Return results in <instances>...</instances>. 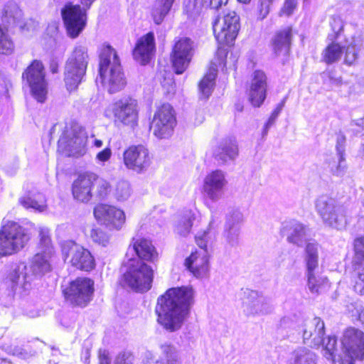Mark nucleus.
<instances>
[{
	"label": "nucleus",
	"instance_id": "1",
	"mask_svg": "<svg viewBox=\"0 0 364 364\" xmlns=\"http://www.w3.org/2000/svg\"><path fill=\"white\" fill-rule=\"evenodd\" d=\"M157 322L166 331H176L182 326V288L167 289L157 299L155 306Z\"/></svg>",
	"mask_w": 364,
	"mask_h": 364
},
{
	"label": "nucleus",
	"instance_id": "2",
	"mask_svg": "<svg viewBox=\"0 0 364 364\" xmlns=\"http://www.w3.org/2000/svg\"><path fill=\"white\" fill-rule=\"evenodd\" d=\"M124 267L125 270L119 278L120 286L140 294L146 293L151 289L154 270L149 264L133 258Z\"/></svg>",
	"mask_w": 364,
	"mask_h": 364
},
{
	"label": "nucleus",
	"instance_id": "3",
	"mask_svg": "<svg viewBox=\"0 0 364 364\" xmlns=\"http://www.w3.org/2000/svg\"><path fill=\"white\" fill-rule=\"evenodd\" d=\"M30 240L28 230L18 222L5 221L0 228V258L18 254Z\"/></svg>",
	"mask_w": 364,
	"mask_h": 364
},
{
	"label": "nucleus",
	"instance_id": "4",
	"mask_svg": "<svg viewBox=\"0 0 364 364\" xmlns=\"http://www.w3.org/2000/svg\"><path fill=\"white\" fill-rule=\"evenodd\" d=\"M88 62L87 49L82 46L75 47L66 60L64 70L65 87L69 93L77 92L85 81Z\"/></svg>",
	"mask_w": 364,
	"mask_h": 364
},
{
	"label": "nucleus",
	"instance_id": "5",
	"mask_svg": "<svg viewBox=\"0 0 364 364\" xmlns=\"http://www.w3.org/2000/svg\"><path fill=\"white\" fill-rule=\"evenodd\" d=\"M96 0H79V4L68 1L60 11L68 36L77 38L85 30L87 23V11Z\"/></svg>",
	"mask_w": 364,
	"mask_h": 364
},
{
	"label": "nucleus",
	"instance_id": "6",
	"mask_svg": "<svg viewBox=\"0 0 364 364\" xmlns=\"http://www.w3.org/2000/svg\"><path fill=\"white\" fill-rule=\"evenodd\" d=\"M95 281L88 277H77L62 289V295L72 308L85 309L94 299Z\"/></svg>",
	"mask_w": 364,
	"mask_h": 364
},
{
	"label": "nucleus",
	"instance_id": "7",
	"mask_svg": "<svg viewBox=\"0 0 364 364\" xmlns=\"http://www.w3.org/2000/svg\"><path fill=\"white\" fill-rule=\"evenodd\" d=\"M315 208L326 226L338 230L346 227L347 209L333 198L327 195L320 196L316 200Z\"/></svg>",
	"mask_w": 364,
	"mask_h": 364
},
{
	"label": "nucleus",
	"instance_id": "8",
	"mask_svg": "<svg viewBox=\"0 0 364 364\" xmlns=\"http://www.w3.org/2000/svg\"><path fill=\"white\" fill-rule=\"evenodd\" d=\"M61 252L64 262L75 271L90 272L96 267L92 252L73 240L65 241L61 246Z\"/></svg>",
	"mask_w": 364,
	"mask_h": 364
},
{
	"label": "nucleus",
	"instance_id": "9",
	"mask_svg": "<svg viewBox=\"0 0 364 364\" xmlns=\"http://www.w3.org/2000/svg\"><path fill=\"white\" fill-rule=\"evenodd\" d=\"M21 78L30 88L33 98L43 103L47 98L48 87L43 62L37 59L31 60L22 73Z\"/></svg>",
	"mask_w": 364,
	"mask_h": 364
},
{
	"label": "nucleus",
	"instance_id": "10",
	"mask_svg": "<svg viewBox=\"0 0 364 364\" xmlns=\"http://www.w3.org/2000/svg\"><path fill=\"white\" fill-rule=\"evenodd\" d=\"M106 116L116 124L134 128L139 121L137 100L132 97L119 99L106 109Z\"/></svg>",
	"mask_w": 364,
	"mask_h": 364
},
{
	"label": "nucleus",
	"instance_id": "11",
	"mask_svg": "<svg viewBox=\"0 0 364 364\" xmlns=\"http://www.w3.org/2000/svg\"><path fill=\"white\" fill-rule=\"evenodd\" d=\"M176 114L173 107L168 103L158 106L149 124V130L159 139L171 137L176 127Z\"/></svg>",
	"mask_w": 364,
	"mask_h": 364
},
{
	"label": "nucleus",
	"instance_id": "12",
	"mask_svg": "<svg viewBox=\"0 0 364 364\" xmlns=\"http://www.w3.org/2000/svg\"><path fill=\"white\" fill-rule=\"evenodd\" d=\"M195 239L200 250L193 252L186 258L184 264L195 277L198 279L206 278L208 277L210 272L209 256L206 250L208 243L207 232L205 231L203 234L196 233Z\"/></svg>",
	"mask_w": 364,
	"mask_h": 364
},
{
	"label": "nucleus",
	"instance_id": "13",
	"mask_svg": "<svg viewBox=\"0 0 364 364\" xmlns=\"http://www.w3.org/2000/svg\"><path fill=\"white\" fill-rule=\"evenodd\" d=\"M343 358L338 360L339 364H353L355 360L364 359V333L360 330L347 328L341 338Z\"/></svg>",
	"mask_w": 364,
	"mask_h": 364
},
{
	"label": "nucleus",
	"instance_id": "14",
	"mask_svg": "<svg viewBox=\"0 0 364 364\" xmlns=\"http://www.w3.org/2000/svg\"><path fill=\"white\" fill-rule=\"evenodd\" d=\"M213 28L218 42L220 44L229 45L237 36L240 18L235 11H229L214 21Z\"/></svg>",
	"mask_w": 364,
	"mask_h": 364
},
{
	"label": "nucleus",
	"instance_id": "15",
	"mask_svg": "<svg viewBox=\"0 0 364 364\" xmlns=\"http://www.w3.org/2000/svg\"><path fill=\"white\" fill-rule=\"evenodd\" d=\"M93 215L97 222L106 225L109 230H120L126 221L124 211L108 203H97L93 208Z\"/></svg>",
	"mask_w": 364,
	"mask_h": 364
},
{
	"label": "nucleus",
	"instance_id": "16",
	"mask_svg": "<svg viewBox=\"0 0 364 364\" xmlns=\"http://www.w3.org/2000/svg\"><path fill=\"white\" fill-rule=\"evenodd\" d=\"M98 176L90 171L77 174L71 185V194L77 203L87 204L93 197V189Z\"/></svg>",
	"mask_w": 364,
	"mask_h": 364
},
{
	"label": "nucleus",
	"instance_id": "17",
	"mask_svg": "<svg viewBox=\"0 0 364 364\" xmlns=\"http://www.w3.org/2000/svg\"><path fill=\"white\" fill-rule=\"evenodd\" d=\"M152 156L148 147L142 144L129 146L123 152V161L128 169L141 172L151 164Z\"/></svg>",
	"mask_w": 364,
	"mask_h": 364
},
{
	"label": "nucleus",
	"instance_id": "18",
	"mask_svg": "<svg viewBox=\"0 0 364 364\" xmlns=\"http://www.w3.org/2000/svg\"><path fill=\"white\" fill-rule=\"evenodd\" d=\"M242 310L248 317L262 316L270 314L272 306L262 293L254 290H247L242 302Z\"/></svg>",
	"mask_w": 364,
	"mask_h": 364
},
{
	"label": "nucleus",
	"instance_id": "19",
	"mask_svg": "<svg viewBox=\"0 0 364 364\" xmlns=\"http://www.w3.org/2000/svg\"><path fill=\"white\" fill-rule=\"evenodd\" d=\"M85 130L80 126L72 125L66 128L58 141V147L62 151H79L87 143Z\"/></svg>",
	"mask_w": 364,
	"mask_h": 364
},
{
	"label": "nucleus",
	"instance_id": "20",
	"mask_svg": "<svg viewBox=\"0 0 364 364\" xmlns=\"http://www.w3.org/2000/svg\"><path fill=\"white\" fill-rule=\"evenodd\" d=\"M156 52L155 36L153 31H149L136 40L132 55L134 60L146 65L154 58Z\"/></svg>",
	"mask_w": 364,
	"mask_h": 364
},
{
	"label": "nucleus",
	"instance_id": "21",
	"mask_svg": "<svg viewBox=\"0 0 364 364\" xmlns=\"http://www.w3.org/2000/svg\"><path fill=\"white\" fill-rule=\"evenodd\" d=\"M137 257L136 260L147 264L155 263L159 260V254L151 240L145 237H133L129 245Z\"/></svg>",
	"mask_w": 364,
	"mask_h": 364
},
{
	"label": "nucleus",
	"instance_id": "22",
	"mask_svg": "<svg viewBox=\"0 0 364 364\" xmlns=\"http://www.w3.org/2000/svg\"><path fill=\"white\" fill-rule=\"evenodd\" d=\"M227 184L228 181L225 173L220 170H215L205 176L203 191L210 200L215 202L223 197Z\"/></svg>",
	"mask_w": 364,
	"mask_h": 364
},
{
	"label": "nucleus",
	"instance_id": "23",
	"mask_svg": "<svg viewBox=\"0 0 364 364\" xmlns=\"http://www.w3.org/2000/svg\"><path fill=\"white\" fill-rule=\"evenodd\" d=\"M102 83L109 94L117 93L127 85L121 64L112 65L107 70L99 72Z\"/></svg>",
	"mask_w": 364,
	"mask_h": 364
},
{
	"label": "nucleus",
	"instance_id": "24",
	"mask_svg": "<svg viewBox=\"0 0 364 364\" xmlns=\"http://www.w3.org/2000/svg\"><path fill=\"white\" fill-rule=\"evenodd\" d=\"M325 333L324 322L318 317L307 321L303 331L304 342L312 348H318Z\"/></svg>",
	"mask_w": 364,
	"mask_h": 364
},
{
	"label": "nucleus",
	"instance_id": "25",
	"mask_svg": "<svg viewBox=\"0 0 364 364\" xmlns=\"http://www.w3.org/2000/svg\"><path fill=\"white\" fill-rule=\"evenodd\" d=\"M267 77L264 72L256 70L253 73L249 90V100L254 107H259L266 98Z\"/></svg>",
	"mask_w": 364,
	"mask_h": 364
},
{
	"label": "nucleus",
	"instance_id": "26",
	"mask_svg": "<svg viewBox=\"0 0 364 364\" xmlns=\"http://www.w3.org/2000/svg\"><path fill=\"white\" fill-rule=\"evenodd\" d=\"M307 230L306 225L296 220L285 222L282 229L287 240L299 247L303 246L306 241Z\"/></svg>",
	"mask_w": 364,
	"mask_h": 364
},
{
	"label": "nucleus",
	"instance_id": "27",
	"mask_svg": "<svg viewBox=\"0 0 364 364\" xmlns=\"http://www.w3.org/2000/svg\"><path fill=\"white\" fill-rule=\"evenodd\" d=\"M238 146L235 139H223L214 149L213 156L220 164L235 160L238 156Z\"/></svg>",
	"mask_w": 364,
	"mask_h": 364
},
{
	"label": "nucleus",
	"instance_id": "28",
	"mask_svg": "<svg viewBox=\"0 0 364 364\" xmlns=\"http://www.w3.org/2000/svg\"><path fill=\"white\" fill-rule=\"evenodd\" d=\"M305 261L307 269L308 287L309 289L316 290V280L314 270L318 265V244L309 242L306 247Z\"/></svg>",
	"mask_w": 364,
	"mask_h": 364
},
{
	"label": "nucleus",
	"instance_id": "29",
	"mask_svg": "<svg viewBox=\"0 0 364 364\" xmlns=\"http://www.w3.org/2000/svg\"><path fill=\"white\" fill-rule=\"evenodd\" d=\"M19 204L25 209L43 212L47 208V200L44 194L37 189L27 190L18 199Z\"/></svg>",
	"mask_w": 364,
	"mask_h": 364
},
{
	"label": "nucleus",
	"instance_id": "30",
	"mask_svg": "<svg viewBox=\"0 0 364 364\" xmlns=\"http://www.w3.org/2000/svg\"><path fill=\"white\" fill-rule=\"evenodd\" d=\"M55 252L41 251L36 253L31 259V268L34 274L43 275L52 270L51 259Z\"/></svg>",
	"mask_w": 364,
	"mask_h": 364
},
{
	"label": "nucleus",
	"instance_id": "31",
	"mask_svg": "<svg viewBox=\"0 0 364 364\" xmlns=\"http://www.w3.org/2000/svg\"><path fill=\"white\" fill-rule=\"evenodd\" d=\"M291 28H286L278 32L272 39V48L276 55H287L291 40Z\"/></svg>",
	"mask_w": 364,
	"mask_h": 364
},
{
	"label": "nucleus",
	"instance_id": "32",
	"mask_svg": "<svg viewBox=\"0 0 364 364\" xmlns=\"http://www.w3.org/2000/svg\"><path fill=\"white\" fill-rule=\"evenodd\" d=\"M121 64L117 51L110 45H103L100 53L99 72L107 70L112 65Z\"/></svg>",
	"mask_w": 364,
	"mask_h": 364
},
{
	"label": "nucleus",
	"instance_id": "33",
	"mask_svg": "<svg viewBox=\"0 0 364 364\" xmlns=\"http://www.w3.org/2000/svg\"><path fill=\"white\" fill-rule=\"evenodd\" d=\"M217 73L216 65H212L199 83L200 95L205 99L208 98L213 90Z\"/></svg>",
	"mask_w": 364,
	"mask_h": 364
},
{
	"label": "nucleus",
	"instance_id": "34",
	"mask_svg": "<svg viewBox=\"0 0 364 364\" xmlns=\"http://www.w3.org/2000/svg\"><path fill=\"white\" fill-rule=\"evenodd\" d=\"M288 364H316V355L309 349L300 347L292 352Z\"/></svg>",
	"mask_w": 364,
	"mask_h": 364
},
{
	"label": "nucleus",
	"instance_id": "35",
	"mask_svg": "<svg viewBox=\"0 0 364 364\" xmlns=\"http://www.w3.org/2000/svg\"><path fill=\"white\" fill-rule=\"evenodd\" d=\"M174 0H158L151 11V18L156 25H160L168 14Z\"/></svg>",
	"mask_w": 364,
	"mask_h": 364
},
{
	"label": "nucleus",
	"instance_id": "36",
	"mask_svg": "<svg viewBox=\"0 0 364 364\" xmlns=\"http://www.w3.org/2000/svg\"><path fill=\"white\" fill-rule=\"evenodd\" d=\"M114 231L109 230L106 225L101 224L100 226L94 227L90 230V237L95 243L105 247L109 243L112 232Z\"/></svg>",
	"mask_w": 364,
	"mask_h": 364
},
{
	"label": "nucleus",
	"instance_id": "37",
	"mask_svg": "<svg viewBox=\"0 0 364 364\" xmlns=\"http://www.w3.org/2000/svg\"><path fill=\"white\" fill-rule=\"evenodd\" d=\"M15 50V43L8 28L0 24V55H11Z\"/></svg>",
	"mask_w": 364,
	"mask_h": 364
},
{
	"label": "nucleus",
	"instance_id": "38",
	"mask_svg": "<svg viewBox=\"0 0 364 364\" xmlns=\"http://www.w3.org/2000/svg\"><path fill=\"white\" fill-rule=\"evenodd\" d=\"M336 343L337 340L335 336H328L326 340L323 338V342L321 346L323 347V356L326 359L331 360L333 364H336V363H339L338 360L340 358H343V356L339 355L338 359H336Z\"/></svg>",
	"mask_w": 364,
	"mask_h": 364
},
{
	"label": "nucleus",
	"instance_id": "39",
	"mask_svg": "<svg viewBox=\"0 0 364 364\" xmlns=\"http://www.w3.org/2000/svg\"><path fill=\"white\" fill-rule=\"evenodd\" d=\"M171 60L173 71L176 74L182 73V41H177L171 53Z\"/></svg>",
	"mask_w": 364,
	"mask_h": 364
},
{
	"label": "nucleus",
	"instance_id": "40",
	"mask_svg": "<svg viewBox=\"0 0 364 364\" xmlns=\"http://www.w3.org/2000/svg\"><path fill=\"white\" fill-rule=\"evenodd\" d=\"M354 249L353 265L355 269H364V237L355 240Z\"/></svg>",
	"mask_w": 364,
	"mask_h": 364
},
{
	"label": "nucleus",
	"instance_id": "41",
	"mask_svg": "<svg viewBox=\"0 0 364 364\" xmlns=\"http://www.w3.org/2000/svg\"><path fill=\"white\" fill-rule=\"evenodd\" d=\"M343 49L338 43H331L323 50V58L326 63H332L340 59Z\"/></svg>",
	"mask_w": 364,
	"mask_h": 364
},
{
	"label": "nucleus",
	"instance_id": "42",
	"mask_svg": "<svg viewBox=\"0 0 364 364\" xmlns=\"http://www.w3.org/2000/svg\"><path fill=\"white\" fill-rule=\"evenodd\" d=\"M196 291L191 286L183 287V320L188 316L195 303Z\"/></svg>",
	"mask_w": 364,
	"mask_h": 364
},
{
	"label": "nucleus",
	"instance_id": "43",
	"mask_svg": "<svg viewBox=\"0 0 364 364\" xmlns=\"http://www.w3.org/2000/svg\"><path fill=\"white\" fill-rule=\"evenodd\" d=\"M38 247L41 250V251L50 250L51 252H55L50 235L46 229L41 228L39 230Z\"/></svg>",
	"mask_w": 364,
	"mask_h": 364
},
{
	"label": "nucleus",
	"instance_id": "44",
	"mask_svg": "<svg viewBox=\"0 0 364 364\" xmlns=\"http://www.w3.org/2000/svg\"><path fill=\"white\" fill-rule=\"evenodd\" d=\"M331 172L336 176H343L346 171V164L344 156H338L336 161L329 164Z\"/></svg>",
	"mask_w": 364,
	"mask_h": 364
},
{
	"label": "nucleus",
	"instance_id": "45",
	"mask_svg": "<svg viewBox=\"0 0 364 364\" xmlns=\"http://www.w3.org/2000/svg\"><path fill=\"white\" fill-rule=\"evenodd\" d=\"M344 61L348 65L355 63L358 58V48L356 41L353 38L345 50Z\"/></svg>",
	"mask_w": 364,
	"mask_h": 364
},
{
	"label": "nucleus",
	"instance_id": "46",
	"mask_svg": "<svg viewBox=\"0 0 364 364\" xmlns=\"http://www.w3.org/2000/svg\"><path fill=\"white\" fill-rule=\"evenodd\" d=\"M242 220V213L237 210H232L227 215L225 227L240 228Z\"/></svg>",
	"mask_w": 364,
	"mask_h": 364
},
{
	"label": "nucleus",
	"instance_id": "47",
	"mask_svg": "<svg viewBox=\"0 0 364 364\" xmlns=\"http://www.w3.org/2000/svg\"><path fill=\"white\" fill-rule=\"evenodd\" d=\"M240 228L235 227H225L224 231V236L228 244L234 246L238 243Z\"/></svg>",
	"mask_w": 364,
	"mask_h": 364
},
{
	"label": "nucleus",
	"instance_id": "48",
	"mask_svg": "<svg viewBox=\"0 0 364 364\" xmlns=\"http://www.w3.org/2000/svg\"><path fill=\"white\" fill-rule=\"evenodd\" d=\"M21 271L20 265L17 263L12 262L9 265V269L6 273V279L11 284H17L21 278Z\"/></svg>",
	"mask_w": 364,
	"mask_h": 364
},
{
	"label": "nucleus",
	"instance_id": "49",
	"mask_svg": "<svg viewBox=\"0 0 364 364\" xmlns=\"http://www.w3.org/2000/svg\"><path fill=\"white\" fill-rule=\"evenodd\" d=\"M196 45L190 38L183 39V68L189 63L194 54Z\"/></svg>",
	"mask_w": 364,
	"mask_h": 364
},
{
	"label": "nucleus",
	"instance_id": "50",
	"mask_svg": "<svg viewBox=\"0 0 364 364\" xmlns=\"http://www.w3.org/2000/svg\"><path fill=\"white\" fill-rule=\"evenodd\" d=\"M183 230H189L193 226H197L199 220L197 214L192 210H186L183 215Z\"/></svg>",
	"mask_w": 364,
	"mask_h": 364
},
{
	"label": "nucleus",
	"instance_id": "51",
	"mask_svg": "<svg viewBox=\"0 0 364 364\" xmlns=\"http://www.w3.org/2000/svg\"><path fill=\"white\" fill-rule=\"evenodd\" d=\"M353 289L354 291L360 294H364V272H357L353 276Z\"/></svg>",
	"mask_w": 364,
	"mask_h": 364
},
{
	"label": "nucleus",
	"instance_id": "52",
	"mask_svg": "<svg viewBox=\"0 0 364 364\" xmlns=\"http://www.w3.org/2000/svg\"><path fill=\"white\" fill-rule=\"evenodd\" d=\"M130 196V188L126 183H119L117 186L115 196L117 200H124Z\"/></svg>",
	"mask_w": 364,
	"mask_h": 364
},
{
	"label": "nucleus",
	"instance_id": "53",
	"mask_svg": "<svg viewBox=\"0 0 364 364\" xmlns=\"http://www.w3.org/2000/svg\"><path fill=\"white\" fill-rule=\"evenodd\" d=\"M296 6V0H284V5L279 11V15L289 16L294 13Z\"/></svg>",
	"mask_w": 364,
	"mask_h": 364
},
{
	"label": "nucleus",
	"instance_id": "54",
	"mask_svg": "<svg viewBox=\"0 0 364 364\" xmlns=\"http://www.w3.org/2000/svg\"><path fill=\"white\" fill-rule=\"evenodd\" d=\"M349 311L351 312L352 316L357 318L364 326V307L360 304L355 302L352 304Z\"/></svg>",
	"mask_w": 364,
	"mask_h": 364
},
{
	"label": "nucleus",
	"instance_id": "55",
	"mask_svg": "<svg viewBox=\"0 0 364 364\" xmlns=\"http://www.w3.org/2000/svg\"><path fill=\"white\" fill-rule=\"evenodd\" d=\"M111 190L112 186L110 183L105 180H101L97 185V193L99 198H105L110 193Z\"/></svg>",
	"mask_w": 364,
	"mask_h": 364
},
{
	"label": "nucleus",
	"instance_id": "56",
	"mask_svg": "<svg viewBox=\"0 0 364 364\" xmlns=\"http://www.w3.org/2000/svg\"><path fill=\"white\" fill-rule=\"evenodd\" d=\"M98 364H111L109 352L106 349L100 348L97 351Z\"/></svg>",
	"mask_w": 364,
	"mask_h": 364
},
{
	"label": "nucleus",
	"instance_id": "57",
	"mask_svg": "<svg viewBox=\"0 0 364 364\" xmlns=\"http://www.w3.org/2000/svg\"><path fill=\"white\" fill-rule=\"evenodd\" d=\"M345 143H346V137L343 134H339L337 136L336 139V151L337 155L338 156H344L345 155Z\"/></svg>",
	"mask_w": 364,
	"mask_h": 364
},
{
	"label": "nucleus",
	"instance_id": "58",
	"mask_svg": "<svg viewBox=\"0 0 364 364\" xmlns=\"http://www.w3.org/2000/svg\"><path fill=\"white\" fill-rule=\"evenodd\" d=\"M112 155L111 149L109 147L105 148L103 150L100 151L96 156V159L102 162H105L108 161Z\"/></svg>",
	"mask_w": 364,
	"mask_h": 364
},
{
	"label": "nucleus",
	"instance_id": "59",
	"mask_svg": "<svg viewBox=\"0 0 364 364\" xmlns=\"http://www.w3.org/2000/svg\"><path fill=\"white\" fill-rule=\"evenodd\" d=\"M316 280L315 282V284H316L317 286V289L316 290H312V289H310V291L312 292V293H318L323 287L326 286V285H328V280L326 277H316Z\"/></svg>",
	"mask_w": 364,
	"mask_h": 364
},
{
	"label": "nucleus",
	"instance_id": "60",
	"mask_svg": "<svg viewBox=\"0 0 364 364\" xmlns=\"http://www.w3.org/2000/svg\"><path fill=\"white\" fill-rule=\"evenodd\" d=\"M259 18H264L269 12V4L267 1H262L259 6Z\"/></svg>",
	"mask_w": 364,
	"mask_h": 364
},
{
	"label": "nucleus",
	"instance_id": "61",
	"mask_svg": "<svg viewBox=\"0 0 364 364\" xmlns=\"http://www.w3.org/2000/svg\"><path fill=\"white\" fill-rule=\"evenodd\" d=\"M161 348L163 353L167 356H171L176 353V348L168 343L161 345Z\"/></svg>",
	"mask_w": 364,
	"mask_h": 364
},
{
	"label": "nucleus",
	"instance_id": "62",
	"mask_svg": "<svg viewBox=\"0 0 364 364\" xmlns=\"http://www.w3.org/2000/svg\"><path fill=\"white\" fill-rule=\"evenodd\" d=\"M49 70L51 73H58L60 70V63L55 59H51L49 62Z\"/></svg>",
	"mask_w": 364,
	"mask_h": 364
},
{
	"label": "nucleus",
	"instance_id": "63",
	"mask_svg": "<svg viewBox=\"0 0 364 364\" xmlns=\"http://www.w3.org/2000/svg\"><path fill=\"white\" fill-rule=\"evenodd\" d=\"M114 364H132V363L127 355L122 354L115 358Z\"/></svg>",
	"mask_w": 364,
	"mask_h": 364
},
{
	"label": "nucleus",
	"instance_id": "64",
	"mask_svg": "<svg viewBox=\"0 0 364 364\" xmlns=\"http://www.w3.org/2000/svg\"><path fill=\"white\" fill-rule=\"evenodd\" d=\"M228 0H210V6L212 9H218L223 5H226Z\"/></svg>",
	"mask_w": 364,
	"mask_h": 364
}]
</instances>
